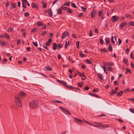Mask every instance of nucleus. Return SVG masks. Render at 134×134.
<instances>
[{
    "instance_id": "1",
    "label": "nucleus",
    "mask_w": 134,
    "mask_h": 134,
    "mask_svg": "<svg viewBox=\"0 0 134 134\" xmlns=\"http://www.w3.org/2000/svg\"><path fill=\"white\" fill-rule=\"evenodd\" d=\"M38 103L37 100H34L31 102L29 104L30 108L32 109H34L38 106Z\"/></svg>"
},
{
    "instance_id": "2",
    "label": "nucleus",
    "mask_w": 134,
    "mask_h": 134,
    "mask_svg": "<svg viewBox=\"0 0 134 134\" xmlns=\"http://www.w3.org/2000/svg\"><path fill=\"white\" fill-rule=\"evenodd\" d=\"M15 101L16 104L18 107H21L22 106V104L21 101L20 99L18 97H15Z\"/></svg>"
},
{
    "instance_id": "3",
    "label": "nucleus",
    "mask_w": 134,
    "mask_h": 134,
    "mask_svg": "<svg viewBox=\"0 0 134 134\" xmlns=\"http://www.w3.org/2000/svg\"><path fill=\"white\" fill-rule=\"evenodd\" d=\"M59 108L62 110L65 114L66 115H70V113L68 110H66L65 108L60 107Z\"/></svg>"
},
{
    "instance_id": "4",
    "label": "nucleus",
    "mask_w": 134,
    "mask_h": 134,
    "mask_svg": "<svg viewBox=\"0 0 134 134\" xmlns=\"http://www.w3.org/2000/svg\"><path fill=\"white\" fill-rule=\"evenodd\" d=\"M94 123L96 124H98L99 125L98 126H99L102 127L103 128L108 127L109 126L107 125H102V123H99L98 122H95Z\"/></svg>"
},
{
    "instance_id": "5",
    "label": "nucleus",
    "mask_w": 134,
    "mask_h": 134,
    "mask_svg": "<svg viewBox=\"0 0 134 134\" xmlns=\"http://www.w3.org/2000/svg\"><path fill=\"white\" fill-rule=\"evenodd\" d=\"M69 34L66 31H65L63 32L62 34L61 38L62 39L65 38L67 36H68Z\"/></svg>"
},
{
    "instance_id": "6",
    "label": "nucleus",
    "mask_w": 134,
    "mask_h": 134,
    "mask_svg": "<svg viewBox=\"0 0 134 134\" xmlns=\"http://www.w3.org/2000/svg\"><path fill=\"white\" fill-rule=\"evenodd\" d=\"M112 19L113 20V21L114 22L117 21L119 19V18L116 16H114L112 17Z\"/></svg>"
},
{
    "instance_id": "7",
    "label": "nucleus",
    "mask_w": 134,
    "mask_h": 134,
    "mask_svg": "<svg viewBox=\"0 0 134 134\" xmlns=\"http://www.w3.org/2000/svg\"><path fill=\"white\" fill-rule=\"evenodd\" d=\"M52 42V39L51 38H49L46 43V46H50Z\"/></svg>"
},
{
    "instance_id": "8",
    "label": "nucleus",
    "mask_w": 134,
    "mask_h": 134,
    "mask_svg": "<svg viewBox=\"0 0 134 134\" xmlns=\"http://www.w3.org/2000/svg\"><path fill=\"white\" fill-rule=\"evenodd\" d=\"M96 12L97 11L96 10H94L91 12V17L92 18H93Z\"/></svg>"
},
{
    "instance_id": "9",
    "label": "nucleus",
    "mask_w": 134,
    "mask_h": 134,
    "mask_svg": "<svg viewBox=\"0 0 134 134\" xmlns=\"http://www.w3.org/2000/svg\"><path fill=\"white\" fill-rule=\"evenodd\" d=\"M31 6L32 8H35L36 9H38L39 8V7L38 4L34 3H33L31 4Z\"/></svg>"
},
{
    "instance_id": "10",
    "label": "nucleus",
    "mask_w": 134,
    "mask_h": 134,
    "mask_svg": "<svg viewBox=\"0 0 134 134\" xmlns=\"http://www.w3.org/2000/svg\"><path fill=\"white\" fill-rule=\"evenodd\" d=\"M117 92V91L114 90H112L110 92L109 94L110 96H112L113 94H115Z\"/></svg>"
},
{
    "instance_id": "11",
    "label": "nucleus",
    "mask_w": 134,
    "mask_h": 134,
    "mask_svg": "<svg viewBox=\"0 0 134 134\" xmlns=\"http://www.w3.org/2000/svg\"><path fill=\"white\" fill-rule=\"evenodd\" d=\"M127 25V23L126 22L122 23L120 26V29H122V27L126 25Z\"/></svg>"
},
{
    "instance_id": "12",
    "label": "nucleus",
    "mask_w": 134,
    "mask_h": 134,
    "mask_svg": "<svg viewBox=\"0 0 134 134\" xmlns=\"http://www.w3.org/2000/svg\"><path fill=\"white\" fill-rule=\"evenodd\" d=\"M78 74L80 76L83 77H85V78H86V77L83 73H80L79 72L76 71Z\"/></svg>"
},
{
    "instance_id": "13",
    "label": "nucleus",
    "mask_w": 134,
    "mask_h": 134,
    "mask_svg": "<svg viewBox=\"0 0 134 134\" xmlns=\"http://www.w3.org/2000/svg\"><path fill=\"white\" fill-rule=\"evenodd\" d=\"M105 65L107 66H113V63L112 62H107L104 64Z\"/></svg>"
},
{
    "instance_id": "14",
    "label": "nucleus",
    "mask_w": 134,
    "mask_h": 134,
    "mask_svg": "<svg viewBox=\"0 0 134 134\" xmlns=\"http://www.w3.org/2000/svg\"><path fill=\"white\" fill-rule=\"evenodd\" d=\"M98 77L100 79L101 81H102L103 80V76L102 75L98 73L97 74Z\"/></svg>"
},
{
    "instance_id": "15",
    "label": "nucleus",
    "mask_w": 134,
    "mask_h": 134,
    "mask_svg": "<svg viewBox=\"0 0 134 134\" xmlns=\"http://www.w3.org/2000/svg\"><path fill=\"white\" fill-rule=\"evenodd\" d=\"M48 12L49 16L52 17L53 15L51 11V9H49L48 10Z\"/></svg>"
},
{
    "instance_id": "16",
    "label": "nucleus",
    "mask_w": 134,
    "mask_h": 134,
    "mask_svg": "<svg viewBox=\"0 0 134 134\" xmlns=\"http://www.w3.org/2000/svg\"><path fill=\"white\" fill-rule=\"evenodd\" d=\"M44 70H48V71H52V70L51 68L49 66H46L45 67Z\"/></svg>"
},
{
    "instance_id": "17",
    "label": "nucleus",
    "mask_w": 134,
    "mask_h": 134,
    "mask_svg": "<svg viewBox=\"0 0 134 134\" xmlns=\"http://www.w3.org/2000/svg\"><path fill=\"white\" fill-rule=\"evenodd\" d=\"M11 7L12 9H14L15 8L16 4L15 3H12L11 4Z\"/></svg>"
},
{
    "instance_id": "18",
    "label": "nucleus",
    "mask_w": 134,
    "mask_h": 134,
    "mask_svg": "<svg viewBox=\"0 0 134 134\" xmlns=\"http://www.w3.org/2000/svg\"><path fill=\"white\" fill-rule=\"evenodd\" d=\"M74 118L75 120V121H76V122L77 123H78L79 122H82V121L80 119L77 118L75 117H74Z\"/></svg>"
},
{
    "instance_id": "19",
    "label": "nucleus",
    "mask_w": 134,
    "mask_h": 134,
    "mask_svg": "<svg viewBox=\"0 0 134 134\" xmlns=\"http://www.w3.org/2000/svg\"><path fill=\"white\" fill-rule=\"evenodd\" d=\"M62 10L60 7L59 9H57V14H61L62 13V12L61 11Z\"/></svg>"
},
{
    "instance_id": "20",
    "label": "nucleus",
    "mask_w": 134,
    "mask_h": 134,
    "mask_svg": "<svg viewBox=\"0 0 134 134\" xmlns=\"http://www.w3.org/2000/svg\"><path fill=\"white\" fill-rule=\"evenodd\" d=\"M60 83L63 85L64 86H65L66 87H69V86L66 85V83L65 81L61 80Z\"/></svg>"
},
{
    "instance_id": "21",
    "label": "nucleus",
    "mask_w": 134,
    "mask_h": 134,
    "mask_svg": "<svg viewBox=\"0 0 134 134\" xmlns=\"http://www.w3.org/2000/svg\"><path fill=\"white\" fill-rule=\"evenodd\" d=\"M4 37L7 39H9L10 38V36L8 35L7 34L4 33Z\"/></svg>"
},
{
    "instance_id": "22",
    "label": "nucleus",
    "mask_w": 134,
    "mask_h": 134,
    "mask_svg": "<svg viewBox=\"0 0 134 134\" xmlns=\"http://www.w3.org/2000/svg\"><path fill=\"white\" fill-rule=\"evenodd\" d=\"M19 95L20 96H24L25 95V93L23 92H21L19 93Z\"/></svg>"
},
{
    "instance_id": "23",
    "label": "nucleus",
    "mask_w": 134,
    "mask_h": 134,
    "mask_svg": "<svg viewBox=\"0 0 134 134\" xmlns=\"http://www.w3.org/2000/svg\"><path fill=\"white\" fill-rule=\"evenodd\" d=\"M123 92V91H119V92L117 93V96H121Z\"/></svg>"
},
{
    "instance_id": "24",
    "label": "nucleus",
    "mask_w": 134,
    "mask_h": 134,
    "mask_svg": "<svg viewBox=\"0 0 134 134\" xmlns=\"http://www.w3.org/2000/svg\"><path fill=\"white\" fill-rule=\"evenodd\" d=\"M53 48L54 50H55L56 49V47L57 46L56 43H54L53 44Z\"/></svg>"
},
{
    "instance_id": "25",
    "label": "nucleus",
    "mask_w": 134,
    "mask_h": 134,
    "mask_svg": "<svg viewBox=\"0 0 134 134\" xmlns=\"http://www.w3.org/2000/svg\"><path fill=\"white\" fill-rule=\"evenodd\" d=\"M43 25V23L40 22H38L37 23V26H42Z\"/></svg>"
},
{
    "instance_id": "26",
    "label": "nucleus",
    "mask_w": 134,
    "mask_h": 134,
    "mask_svg": "<svg viewBox=\"0 0 134 134\" xmlns=\"http://www.w3.org/2000/svg\"><path fill=\"white\" fill-rule=\"evenodd\" d=\"M67 12L69 13H71L73 12L72 10L69 8H68L67 10Z\"/></svg>"
},
{
    "instance_id": "27",
    "label": "nucleus",
    "mask_w": 134,
    "mask_h": 134,
    "mask_svg": "<svg viewBox=\"0 0 134 134\" xmlns=\"http://www.w3.org/2000/svg\"><path fill=\"white\" fill-rule=\"evenodd\" d=\"M0 44L1 45L4 46L6 44V42L1 41H0Z\"/></svg>"
},
{
    "instance_id": "28",
    "label": "nucleus",
    "mask_w": 134,
    "mask_h": 134,
    "mask_svg": "<svg viewBox=\"0 0 134 134\" xmlns=\"http://www.w3.org/2000/svg\"><path fill=\"white\" fill-rule=\"evenodd\" d=\"M108 49H109V51L110 52H111L113 50L112 47L111 46L110 44H109V47H108Z\"/></svg>"
},
{
    "instance_id": "29",
    "label": "nucleus",
    "mask_w": 134,
    "mask_h": 134,
    "mask_svg": "<svg viewBox=\"0 0 134 134\" xmlns=\"http://www.w3.org/2000/svg\"><path fill=\"white\" fill-rule=\"evenodd\" d=\"M100 51L102 52H107V50L106 48L101 49Z\"/></svg>"
},
{
    "instance_id": "30",
    "label": "nucleus",
    "mask_w": 134,
    "mask_h": 134,
    "mask_svg": "<svg viewBox=\"0 0 134 134\" xmlns=\"http://www.w3.org/2000/svg\"><path fill=\"white\" fill-rule=\"evenodd\" d=\"M14 30V29L13 28L11 27L9 28L7 30L8 32H12Z\"/></svg>"
},
{
    "instance_id": "31",
    "label": "nucleus",
    "mask_w": 134,
    "mask_h": 134,
    "mask_svg": "<svg viewBox=\"0 0 134 134\" xmlns=\"http://www.w3.org/2000/svg\"><path fill=\"white\" fill-rule=\"evenodd\" d=\"M71 6L72 7L74 8H77V6L75 5V3H73L72 2H71Z\"/></svg>"
},
{
    "instance_id": "32",
    "label": "nucleus",
    "mask_w": 134,
    "mask_h": 134,
    "mask_svg": "<svg viewBox=\"0 0 134 134\" xmlns=\"http://www.w3.org/2000/svg\"><path fill=\"white\" fill-rule=\"evenodd\" d=\"M70 2H65L64 3V5H67L68 6H69L70 5Z\"/></svg>"
},
{
    "instance_id": "33",
    "label": "nucleus",
    "mask_w": 134,
    "mask_h": 134,
    "mask_svg": "<svg viewBox=\"0 0 134 134\" xmlns=\"http://www.w3.org/2000/svg\"><path fill=\"white\" fill-rule=\"evenodd\" d=\"M103 14V11H99L98 13V15L99 16H101Z\"/></svg>"
},
{
    "instance_id": "34",
    "label": "nucleus",
    "mask_w": 134,
    "mask_h": 134,
    "mask_svg": "<svg viewBox=\"0 0 134 134\" xmlns=\"http://www.w3.org/2000/svg\"><path fill=\"white\" fill-rule=\"evenodd\" d=\"M80 57H83L85 56V55L83 54L82 53V52L81 51H80Z\"/></svg>"
},
{
    "instance_id": "35",
    "label": "nucleus",
    "mask_w": 134,
    "mask_h": 134,
    "mask_svg": "<svg viewBox=\"0 0 134 134\" xmlns=\"http://www.w3.org/2000/svg\"><path fill=\"white\" fill-rule=\"evenodd\" d=\"M89 94L90 95L92 96H95L96 97H98V98H99V96H98L97 95H96V94H92L91 93H89Z\"/></svg>"
},
{
    "instance_id": "36",
    "label": "nucleus",
    "mask_w": 134,
    "mask_h": 134,
    "mask_svg": "<svg viewBox=\"0 0 134 134\" xmlns=\"http://www.w3.org/2000/svg\"><path fill=\"white\" fill-rule=\"evenodd\" d=\"M99 91V89L98 88H96V89H93L92 90V91L93 92H98Z\"/></svg>"
},
{
    "instance_id": "37",
    "label": "nucleus",
    "mask_w": 134,
    "mask_h": 134,
    "mask_svg": "<svg viewBox=\"0 0 134 134\" xmlns=\"http://www.w3.org/2000/svg\"><path fill=\"white\" fill-rule=\"evenodd\" d=\"M123 62L125 63L127 65H128L127 63L128 62V61L125 58H124L123 59Z\"/></svg>"
},
{
    "instance_id": "38",
    "label": "nucleus",
    "mask_w": 134,
    "mask_h": 134,
    "mask_svg": "<svg viewBox=\"0 0 134 134\" xmlns=\"http://www.w3.org/2000/svg\"><path fill=\"white\" fill-rule=\"evenodd\" d=\"M60 7L62 10H65L67 9V7H64L63 6H62Z\"/></svg>"
},
{
    "instance_id": "39",
    "label": "nucleus",
    "mask_w": 134,
    "mask_h": 134,
    "mask_svg": "<svg viewBox=\"0 0 134 134\" xmlns=\"http://www.w3.org/2000/svg\"><path fill=\"white\" fill-rule=\"evenodd\" d=\"M81 83H82V85H81V83H78L77 84L78 86L80 87H81L83 85V82H81Z\"/></svg>"
},
{
    "instance_id": "40",
    "label": "nucleus",
    "mask_w": 134,
    "mask_h": 134,
    "mask_svg": "<svg viewBox=\"0 0 134 134\" xmlns=\"http://www.w3.org/2000/svg\"><path fill=\"white\" fill-rule=\"evenodd\" d=\"M57 47L58 48H59V49L58 48V50H59L60 48L62 47V46L61 44H58L57 45Z\"/></svg>"
},
{
    "instance_id": "41",
    "label": "nucleus",
    "mask_w": 134,
    "mask_h": 134,
    "mask_svg": "<svg viewBox=\"0 0 134 134\" xmlns=\"http://www.w3.org/2000/svg\"><path fill=\"white\" fill-rule=\"evenodd\" d=\"M111 43H112L113 44H114L115 43V42L114 40V37L113 36H112L111 37Z\"/></svg>"
},
{
    "instance_id": "42",
    "label": "nucleus",
    "mask_w": 134,
    "mask_h": 134,
    "mask_svg": "<svg viewBox=\"0 0 134 134\" xmlns=\"http://www.w3.org/2000/svg\"><path fill=\"white\" fill-rule=\"evenodd\" d=\"M29 15V13L28 12H25L24 14V15L25 16L27 17Z\"/></svg>"
},
{
    "instance_id": "43",
    "label": "nucleus",
    "mask_w": 134,
    "mask_h": 134,
    "mask_svg": "<svg viewBox=\"0 0 134 134\" xmlns=\"http://www.w3.org/2000/svg\"><path fill=\"white\" fill-rule=\"evenodd\" d=\"M79 41H78L76 42V45L77 48H79Z\"/></svg>"
},
{
    "instance_id": "44",
    "label": "nucleus",
    "mask_w": 134,
    "mask_h": 134,
    "mask_svg": "<svg viewBox=\"0 0 134 134\" xmlns=\"http://www.w3.org/2000/svg\"><path fill=\"white\" fill-rule=\"evenodd\" d=\"M7 61V59L6 58H4L2 61V63L3 64H4V63H5Z\"/></svg>"
},
{
    "instance_id": "45",
    "label": "nucleus",
    "mask_w": 134,
    "mask_h": 134,
    "mask_svg": "<svg viewBox=\"0 0 134 134\" xmlns=\"http://www.w3.org/2000/svg\"><path fill=\"white\" fill-rule=\"evenodd\" d=\"M83 13H81L78 15V17L79 18H80L83 15Z\"/></svg>"
},
{
    "instance_id": "46",
    "label": "nucleus",
    "mask_w": 134,
    "mask_h": 134,
    "mask_svg": "<svg viewBox=\"0 0 134 134\" xmlns=\"http://www.w3.org/2000/svg\"><path fill=\"white\" fill-rule=\"evenodd\" d=\"M33 44L34 45L35 47H37L38 46V44L37 42H32Z\"/></svg>"
},
{
    "instance_id": "47",
    "label": "nucleus",
    "mask_w": 134,
    "mask_h": 134,
    "mask_svg": "<svg viewBox=\"0 0 134 134\" xmlns=\"http://www.w3.org/2000/svg\"><path fill=\"white\" fill-rule=\"evenodd\" d=\"M83 122L84 123H86V124H88L89 125H90V124H91L90 123L88 122H87V121L85 120H83Z\"/></svg>"
},
{
    "instance_id": "48",
    "label": "nucleus",
    "mask_w": 134,
    "mask_h": 134,
    "mask_svg": "<svg viewBox=\"0 0 134 134\" xmlns=\"http://www.w3.org/2000/svg\"><path fill=\"white\" fill-rule=\"evenodd\" d=\"M47 33V32L46 31H44L43 32L41 33V35L44 36Z\"/></svg>"
},
{
    "instance_id": "49",
    "label": "nucleus",
    "mask_w": 134,
    "mask_h": 134,
    "mask_svg": "<svg viewBox=\"0 0 134 134\" xmlns=\"http://www.w3.org/2000/svg\"><path fill=\"white\" fill-rule=\"evenodd\" d=\"M113 69V68L111 67H109L108 68V70L109 71H112V69Z\"/></svg>"
},
{
    "instance_id": "50",
    "label": "nucleus",
    "mask_w": 134,
    "mask_h": 134,
    "mask_svg": "<svg viewBox=\"0 0 134 134\" xmlns=\"http://www.w3.org/2000/svg\"><path fill=\"white\" fill-rule=\"evenodd\" d=\"M86 62L88 64H91V62L89 60L87 59L86 60Z\"/></svg>"
},
{
    "instance_id": "51",
    "label": "nucleus",
    "mask_w": 134,
    "mask_h": 134,
    "mask_svg": "<svg viewBox=\"0 0 134 134\" xmlns=\"http://www.w3.org/2000/svg\"><path fill=\"white\" fill-rule=\"evenodd\" d=\"M105 42L106 44H109L110 43V41L108 39L106 40Z\"/></svg>"
},
{
    "instance_id": "52",
    "label": "nucleus",
    "mask_w": 134,
    "mask_h": 134,
    "mask_svg": "<svg viewBox=\"0 0 134 134\" xmlns=\"http://www.w3.org/2000/svg\"><path fill=\"white\" fill-rule=\"evenodd\" d=\"M130 91V89L128 88L127 89H125L124 90V92H127V91Z\"/></svg>"
},
{
    "instance_id": "53",
    "label": "nucleus",
    "mask_w": 134,
    "mask_h": 134,
    "mask_svg": "<svg viewBox=\"0 0 134 134\" xmlns=\"http://www.w3.org/2000/svg\"><path fill=\"white\" fill-rule=\"evenodd\" d=\"M81 8L82 9L83 11L84 12H86V8H84L83 7H81Z\"/></svg>"
},
{
    "instance_id": "54",
    "label": "nucleus",
    "mask_w": 134,
    "mask_h": 134,
    "mask_svg": "<svg viewBox=\"0 0 134 134\" xmlns=\"http://www.w3.org/2000/svg\"><path fill=\"white\" fill-rule=\"evenodd\" d=\"M125 16H126V17L127 18H129V17H131L130 18H131V16L129 14H126L125 15Z\"/></svg>"
},
{
    "instance_id": "55",
    "label": "nucleus",
    "mask_w": 134,
    "mask_h": 134,
    "mask_svg": "<svg viewBox=\"0 0 134 134\" xmlns=\"http://www.w3.org/2000/svg\"><path fill=\"white\" fill-rule=\"evenodd\" d=\"M129 24L130 25L134 26V22L133 21H131Z\"/></svg>"
},
{
    "instance_id": "56",
    "label": "nucleus",
    "mask_w": 134,
    "mask_h": 134,
    "mask_svg": "<svg viewBox=\"0 0 134 134\" xmlns=\"http://www.w3.org/2000/svg\"><path fill=\"white\" fill-rule=\"evenodd\" d=\"M37 29L36 28H35L34 29H32V31H31V32H35L36 31V30H37Z\"/></svg>"
},
{
    "instance_id": "57",
    "label": "nucleus",
    "mask_w": 134,
    "mask_h": 134,
    "mask_svg": "<svg viewBox=\"0 0 134 134\" xmlns=\"http://www.w3.org/2000/svg\"><path fill=\"white\" fill-rule=\"evenodd\" d=\"M42 26H43V27L41 28V29L42 30L43 29H45L46 27V25L43 24V25Z\"/></svg>"
},
{
    "instance_id": "58",
    "label": "nucleus",
    "mask_w": 134,
    "mask_h": 134,
    "mask_svg": "<svg viewBox=\"0 0 134 134\" xmlns=\"http://www.w3.org/2000/svg\"><path fill=\"white\" fill-rule=\"evenodd\" d=\"M67 87L69 89H72L75 88L72 86H70V87L69 86V87Z\"/></svg>"
},
{
    "instance_id": "59",
    "label": "nucleus",
    "mask_w": 134,
    "mask_h": 134,
    "mask_svg": "<svg viewBox=\"0 0 134 134\" xmlns=\"http://www.w3.org/2000/svg\"><path fill=\"white\" fill-rule=\"evenodd\" d=\"M118 41L119 42V44H118V45H119L122 42V41L120 38H119L118 39Z\"/></svg>"
},
{
    "instance_id": "60",
    "label": "nucleus",
    "mask_w": 134,
    "mask_h": 134,
    "mask_svg": "<svg viewBox=\"0 0 134 134\" xmlns=\"http://www.w3.org/2000/svg\"><path fill=\"white\" fill-rule=\"evenodd\" d=\"M100 43L101 44H102L103 43V41L102 38L100 39Z\"/></svg>"
},
{
    "instance_id": "61",
    "label": "nucleus",
    "mask_w": 134,
    "mask_h": 134,
    "mask_svg": "<svg viewBox=\"0 0 134 134\" xmlns=\"http://www.w3.org/2000/svg\"><path fill=\"white\" fill-rule=\"evenodd\" d=\"M68 46L67 42L66 41L65 42V48L66 49L67 48Z\"/></svg>"
},
{
    "instance_id": "62",
    "label": "nucleus",
    "mask_w": 134,
    "mask_h": 134,
    "mask_svg": "<svg viewBox=\"0 0 134 134\" xmlns=\"http://www.w3.org/2000/svg\"><path fill=\"white\" fill-rule=\"evenodd\" d=\"M130 110L131 112L134 113V109H132L131 108H130Z\"/></svg>"
},
{
    "instance_id": "63",
    "label": "nucleus",
    "mask_w": 134,
    "mask_h": 134,
    "mask_svg": "<svg viewBox=\"0 0 134 134\" xmlns=\"http://www.w3.org/2000/svg\"><path fill=\"white\" fill-rule=\"evenodd\" d=\"M22 1L23 3H26L28 2L27 0H22Z\"/></svg>"
},
{
    "instance_id": "64",
    "label": "nucleus",
    "mask_w": 134,
    "mask_h": 134,
    "mask_svg": "<svg viewBox=\"0 0 134 134\" xmlns=\"http://www.w3.org/2000/svg\"><path fill=\"white\" fill-rule=\"evenodd\" d=\"M81 68L83 69H85L86 68V66L85 65H83L81 66Z\"/></svg>"
}]
</instances>
